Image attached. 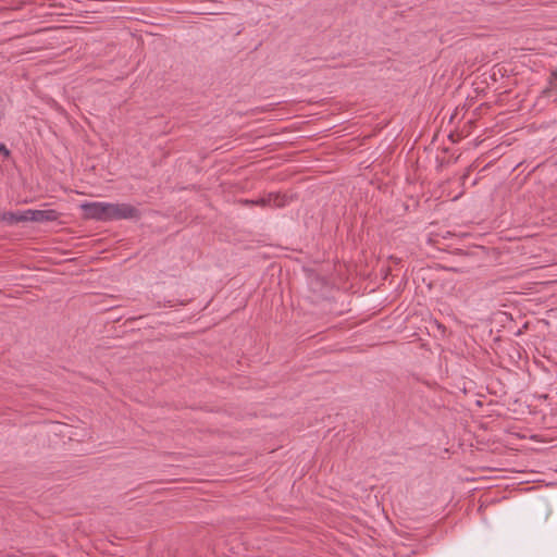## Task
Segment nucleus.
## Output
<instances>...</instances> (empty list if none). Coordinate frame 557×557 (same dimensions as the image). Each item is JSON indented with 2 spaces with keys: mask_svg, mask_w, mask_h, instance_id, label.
Returning <instances> with one entry per match:
<instances>
[{
  "mask_svg": "<svg viewBox=\"0 0 557 557\" xmlns=\"http://www.w3.org/2000/svg\"><path fill=\"white\" fill-rule=\"evenodd\" d=\"M60 212L53 209H47V210H33L27 209L26 210V219L30 222H53L57 221L60 218Z\"/></svg>",
  "mask_w": 557,
  "mask_h": 557,
  "instance_id": "4",
  "label": "nucleus"
},
{
  "mask_svg": "<svg viewBox=\"0 0 557 557\" xmlns=\"http://www.w3.org/2000/svg\"><path fill=\"white\" fill-rule=\"evenodd\" d=\"M239 202L244 206H258L261 208H283L288 205L289 199L287 195L281 193H269L259 199H242Z\"/></svg>",
  "mask_w": 557,
  "mask_h": 557,
  "instance_id": "1",
  "label": "nucleus"
},
{
  "mask_svg": "<svg viewBox=\"0 0 557 557\" xmlns=\"http://www.w3.org/2000/svg\"><path fill=\"white\" fill-rule=\"evenodd\" d=\"M84 216L86 219L97 220V221H103L108 222L111 221L110 216V210H111V203L110 202H85L81 206Z\"/></svg>",
  "mask_w": 557,
  "mask_h": 557,
  "instance_id": "2",
  "label": "nucleus"
},
{
  "mask_svg": "<svg viewBox=\"0 0 557 557\" xmlns=\"http://www.w3.org/2000/svg\"><path fill=\"white\" fill-rule=\"evenodd\" d=\"M0 153L3 154L5 158H9L11 154L10 150L2 143L0 144Z\"/></svg>",
  "mask_w": 557,
  "mask_h": 557,
  "instance_id": "7",
  "label": "nucleus"
},
{
  "mask_svg": "<svg viewBox=\"0 0 557 557\" xmlns=\"http://www.w3.org/2000/svg\"><path fill=\"white\" fill-rule=\"evenodd\" d=\"M0 222H5L9 225H14L20 222H27L26 210L16 212H0Z\"/></svg>",
  "mask_w": 557,
  "mask_h": 557,
  "instance_id": "5",
  "label": "nucleus"
},
{
  "mask_svg": "<svg viewBox=\"0 0 557 557\" xmlns=\"http://www.w3.org/2000/svg\"><path fill=\"white\" fill-rule=\"evenodd\" d=\"M548 84H549V87L545 88L542 94L544 96H548L549 91L552 89H555L557 90V70H553L550 72V75H549V79H548Z\"/></svg>",
  "mask_w": 557,
  "mask_h": 557,
  "instance_id": "6",
  "label": "nucleus"
},
{
  "mask_svg": "<svg viewBox=\"0 0 557 557\" xmlns=\"http://www.w3.org/2000/svg\"><path fill=\"white\" fill-rule=\"evenodd\" d=\"M140 211L129 203H111L110 216L111 221L124 219H139Z\"/></svg>",
  "mask_w": 557,
  "mask_h": 557,
  "instance_id": "3",
  "label": "nucleus"
}]
</instances>
